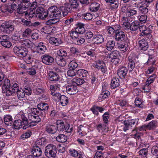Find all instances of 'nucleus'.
<instances>
[{
  "mask_svg": "<svg viewBox=\"0 0 158 158\" xmlns=\"http://www.w3.org/2000/svg\"><path fill=\"white\" fill-rule=\"evenodd\" d=\"M75 69H69L67 72V74L68 76L73 77L76 75V72L74 71Z\"/></svg>",
  "mask_w": 158,
  "mask_h": 158,
  "instance_id": "63",
  "label": "nucleus"
},
{
  "mask_svg": "<svg viewBox=\"0 0 158 158\" xmlns=\"http://www.w3.org/2000/svg\"><path fill=\"white\" fill-rule=\"evenodd\" d=\"M94 66L98 69H100L103 73H105L107 69L105 64L102 61L98 60L96 61L94 64Z\"/></svg>",
  "mask_w": 158,
  "mask_h": 158,
  "instance_id": "11",
  "label": "nucleus"
},
{
  "mask_svg": "<svg viewBox=\"0 0 158 158\" xmlns=\"http://www.w3.org/2000/svg\"><path fill=\"white\" fill-rule=\"evenodd\" d=\"M118 48L122 51L125 52L128 49V45L127 44H122L118 46Z\"/></svg>",
  "mask_w": 158,
  "mask_h": 158,
  "instance_id": "62",
  "label": "nucleus"
},
{
  "mask_svg": "<svg viewBox=\"0 0 158 158\" xmlns=\"http://www.w3.org/2000/svg\"><path fill=\"white\" fill-rule=\"evenodd\" d=\"M36 17L42 19H44L48 17V11H44V9L42 7H39L36 10L35 13Z\"/></svg>",
  "mask_w": 158,
  "mask_h": 158,
  "instance_id": "9",
  "label": "nucleus"
},
{
  "mask_svg": "<svg viewBox=\"0 0 158 158\" xmlns=\"http://www.w3.org/2000/svg\"><path fill=\"white\" fill-rule=\"evenodd\" d=\"M36 110V108H31V111H30V112L28 114L29 123H33V125H35L37 123L40 122L41 120V118L38 115L33 112V111L35 112Z\"/></svg>",
  "mask_w": 158,
  "mask_h": 158,
  "instance_id": "4",
  "label": "nucleus"
},
{
  "mask_svg": "<svg viewBox=\"0 0 158 158\" xmlns=\"http://www.w3.org/2000/svg\"><path fill=\"white\" fill-rule=\"evenodd\" d=\"M157 125L156 121L152 120L147 125H144L140 127L139 130L140 131H145L147 129L152 130L156 127Z\"/></svg>",
  "mask_w": 158,
  "mask_h": 158,
  "instance_id": "10",
  "label": "nucleus"
},
{
  "mask_svg": "<svg viewBox=\"0 0 158 158\" xmlns=\"http://www.w3.org/2000/svg\"><path fill=\"white\" fill-rule=\"evenodd\" d=\"M99 6V4L97 2L92 3L90 5L89 9L91 11H96L98 10Z\"/></svg>",
  "mask_w": 158,
  "mask_h": 158,
  "instance_id": "39",
  "label": "nucleus"
},
{
  "mask_svg": "<svg viewBox=\"0 0 158 158\" xmlns=\"http://www.w3.org/2000/svg\"><path fill=\"white\" fill-rule=\"evenodd\" d=\"M139 23L138 21H135L130 25L129 28L131 30L136 31L139 27Z\"/></svg>",
  "mask_w": 158,
  "mask_h": 158,
  "instance_id": "38",
  "label": "nucleus"
},
{
  "mask_svg": "<svg viewBox=\"0 0 158 158\" xmlns=\"http://www.w3.org/2000/svg\"><path fill=\"white\" fill-rule=\"evenodd\" d=\"M132 17H129L126 16L123 17L121 21V23L123 26L125 27L127 29H129L130 27L131 19Z\"/></svg>",
  "mask_w": 158,
  "mask_h": 158,
  "instance_id": "15",
  "label": "nucleus"
},
{
  "mask_svg": "<svg viewBox=\"0 0 158 158\" xmlns=\"http://www.w3.org/2000/svg\"><path fill=\"white\" fill-rule=\"evenodd\" d=\"M56 60L57 64L61 66H65L66 64L65 60L61 57L57 58Z\"/></svg>",
  "mask_w": 158,
  "mask_h": 158,
  "instance_id": "45",
  "label": "nucleus"
},
{
  "mask_svg": "<svg viewBox=\"0 0 158 158\" xmlns=\"http://www.w3.org/2000/svg\"><path fill=\"white\" fill-rule=\"evenodd\" d=\"M110 94L109 92L108 91H103L99 96V99L106 98Z\"/></svg>",
  "mask_w": 158,
  "mask_h": 158,
  "instance_id": "52",
  "label": "nucleus"
},
{
  "mask_svg": "<svg viewBox=\"0 0 158 158\" xmlns=\"http://www.w3.org/2000/svg\"><path fill=\"white\" fill-rule=\"evenodd\" d=\"M2 81V89L10 86V81L8 79L6 78L5 79L3 80Z\"/></svg>",
  "mask_w": 158,
  "mask_h": 158,
  "instance_id": "57",
  "label": "nucleus"
},
{
  "mask_svg": "<svg viewBox=\"0 0 158 158\" xmlns=\"http://www.w3.org/2000/svg\"><path fill=\"white\" fill-rule=\"evenodd\" d=\"M138 45L140 49L143 50H147L148 48V42L144 39L140 40L139 42Z\"/></svg>",
  "mask_w": 158,
  "mask_h": 158,
  "instance_id": "21",
  "label": "nucleus"
},
{
  "mask_svg": "<svg viewBox=\"0 0 158 158\" xmlns=\"http://www.w3.org/2000/svg\"><path fill=\"white\" fill-rule=\"evenodd\" d=\"M48 105L47 103H40L37 105L38 108L41 110H47L48 108Z\"/></svg>",
  "mask_w": 158,
  "mask_h": 158,
  "instance_id": "48",
  "label": "nucleus"
},
{
  "mask_svg": "<svg viewBox=\"0 0 158 158\" xmlns=\"http://www.w3.org/2000/svg\"><path fill=\"white\" fill-rule=\"evenodd\" d=\"M127 73V69L125 67H121L119 69L117 74L121 78H124Z\"/></svg>",
  "mask_w": 158,
  "mask_h": 158,
  "instance_id": "17",
  "label": "nucleus"
},
{
  "mask_svg": "<svg viewBox=\"0 0 158 158\" xmlns=\"http://www.w3.org/2000/svg\"><path fill=\"white\" fill-rule=\"evenodd\" d=\"M77 75L81 77H84L85 79L88 75V72L85 69H80L77 71Z\"/></svg>",
  "mask_w": 158,
  "mask_h": 158,
  "instance_id": "29",
  "label": "nucleus"
},
{
  "mask_svg": "<svg viewBox=\"0 0 158 158\" xmlns=\"http://www.w3.org/2000/svg\"><path fill=\"white\" fill-rule=\"evenodd\" d=\"M135 2V1H134L133 3L135 5L137 4V6L139 7V10L141 13L145 14L148 12V9L147 8L148 6V5L145 3H143L139 1Z\"/></svg>",
  "mask_w": 158,
  "mask_h": 158,
  "instance_id": "8",
  "label": "nucleus"
},
{
  "mask_svg": "<svg viewBox=\"0 0 158 158\" xmlns=\"http://www.w3.org/2000/svg\"><path fill=\"white\" fill-rule=\"evenodd\" d=\"M1 44L4 47L9 48L12 46L11 43L9 41V38L7 35L6 36L5 40H4L1 43Z\"/></svg>",
  "mask_w": 158,
  "mask_h": 158,
  "instance_id": "28",
  "label": "nucleus"
},
{
  "mask_svg": "<svg viewBox=\"0 0 158 158\" xmlns=\"http://www.w3.org/2000/svg\"><path fill=\"white\" fill-rule=\"evenodd\" d=\"M21 119H19L15 120L13 124V127L16 129H19L23 125L24 126L23 127L24 129H26L29 127V122L27 118L24 114L21 115Z\"/></svg>",
  "mask_w": 158,
  "mask_h": 158,
  "instance_id": "1",
  "label": "nucleus"
},
{
  "mask_svg": "<svg viewBox=\"0 0 158 158\" xmlns=\"http://www.w3.org/2000/svg\"><path fill=\"white\" fill-rule=\"evenodd\" d=\"M48 17L50 18H60L61 16V12L57 7L53 6L50 7L48 10Z\"/></svg>",
  "mask_w": 158,
  "mask_h": 158,
  "instance_id": "5",
  "label": "nucleus"
},
{
  "mask_svg": "<svg viewBox=\"0 0 158 158\" xmlns=\"http://www.w3.org/2000/svg\"><path fill=\"white\" fill-rule=\"evenodd\" d=\"M147 153L148 151L146 149H143L139 152V155L140 157H145L147 156Z\"/></svg>",
  "mask_w": 158,
  "mask_h": 158,
  "instance_id": "58",
  "label": "nucleus"
},
{
  "mask_svg": "<svg viewBox=\"0 0 158 158\" xmlns=\"http://www.w3.org/2000/svg\"><path fill=\"white\" fill-rule=\"evenodd\" d=\"M152 26L150 25L148 29L147 28V29L145 30V31L143 33V34H141V35L142 36L143 35H146V36H148V38H150L151 37V33L152 32Z\"/></svg>",
  "mask_w": 158,
  "mask_h": 158,
  "instance_id": "43",
  "label": "nucleus"
},
{
  "mask_svg": "<svg viewBox=\"0 0 158 158\" xmlns=\"http://www.w3.org/2000/svg\"><path fill=\"white\" fill-rule=\"evenodd\" d=\"M14 52L20 57L25 56L28 52L27 49L24 47L16 46L13 49Z\"/></svg>",
  "mask_w": 158,
  "mask_h": 158,
  "instance_id": "7",
  "label": "nucleus"
},
{
  "mask_svg": "<svg viewBox=\"0 0 158 158\" xmlns=\"http://www.w3.org/2000/svg\"><path fill=\"white\" fill-rule=\"evenodd\" d=\"M121 10L122 12L125 13L126 16L129 17L136 14L137 11L136 10L133 9L131 6H123L121 8Z\"/></svg>",
  "mask_w": 158,
  "mask_h": 158,
  "instance_id": "6",
  "label": "nucleus"
},
{
  "mask_svg": "<svg viewBox=\"0 0 158 158\" xmlns=\"http://www.w3.org/2000/svg\"><path fill=\"white\" fill-rule=\"evenodd\" d=\"M53 18L48 20L47 22V25H51L52 24L56 23L59 21V18Z\"/></svg>",
  "mask_w": 158,
  "mask_h": 158,
  "instance_id": "56",
  "label": "nucleus"
},
{
  "mask_svg": "<svg viewBox=\"0 0 158 158\" xmlns=\"http://www.w3.org/2000/svg\"><path fill=\"white\" fill-rule=\"evenodd\" d=\"M119 53L117 51H114L107 54L106 57L110 59V60L114 58L119 57Z\"/></svg>",
  "mask_w": 158,
  "mask_h": 158,
  "instance_id": "33",
  "label": "nucleus"
},
{
  "mask_svg": "<svg viewBox=\"0 0 158 158\" xmlns=\"http://www.w3.org/2000/svg\"><path fill=\"white\" fill-rule=\"evenodd\" d=\"M44 90V89L42 88L36 87L34 89L33 92L35 94L38 95L42 93Z\"/></svg>",
  "mask_w": 158,
  "mask_h": 158,
  "instance_id": "60",
  "label": "nucleus"
},
{
  "mask_svg": "<svg viewBox=\"0 0 158 158\" xmlns=\"http://www.w3.org/2000/svg\"><path fill=\"white\" fill-rule=\"evenodd\" d=\"M128 67L130 71H131L135 66V63L134 61V58L132 57V56H131L128 57Z\"/></svg>",
  "mask_w": 158,
  "mask_h": 158,
  "instance_id": "34",
  "label": "nucleus"
},
{
  "mask_svg": "<svg viewBox=\"0 0 158 158\" xmlns=\"http://www.w3.org/2000/svg\"><path fill=\"white\" fill-rule=\"evenodd\" d=\"M21 7H19V8L17 10V12L19 14L24 15L25 16H27L28 14L27 12L28 8L29 6H26L23 5L21 4Z\"/></svg>",
  "mask_w": 158,
  "mask_h": 158,
  "instance_id": "19",
  "label": "nucleus"
},
{
  "mask_svg": "<svg viewBox=\"0 0 158 158\" xmlns=\"http://www.w3.org/2000/svg\"><path fill=\"white\" fill-rule=\"evenodd\" d=\"M120 85V82L118 78H113L111 79L110 83V87L111 89H114Z\"/></svg>",
  "mask_w": 158,
  "mask_h": 158,
  "instance_id": "24",
  "label": "nucleus"
},
{
  "mask_svg": "<svg viewBox=\"0 0 158 158\" xmlns=\"http://www.w3.org/2000/svg\"><path fill=\"white\" fill-rule=\"evenodd\" d=\"M57 127L58 130L60 131H62L65 128V125L64 122L60 120H57L56 122Z\"/></svg>",
  "mask_w": 158,
  "mask_h": 158,
  "instance_id": "35",
  "label": "nucleus"
},
{
  "mask_svg": "<svg viewBox=\"0 0 158 158\" xmlns=\"http://www.w3.org/2000/svg\"><path fill=\"white\" fill-rule=\"evenodd\" d=\"M42 62L47 65H49L54 61V58L49 55H45L43 56L42 58Z\"/></svg>",
  "mask_w": 158,
  "mask_h": 158,
  "instance_id": "16",
  "label": "nucleus"
},
{
  "mask_svg": "<svg viewBox=\"0 0 158 158\" xmlns=\"http://www.w3.org/2000/svg\"><path fill=\"white\" fill-rule=\"evenodd\" d=\"M52 28L49 25H47L43 27L41 29V31L45 34H49L52 32Z\"/></svg>",
  "mask_w": 158,
  "mask_h": 158,
  "instance_id": "37",
  "label": "nucleus"
},
{
  "mask_svg": "<svg viewBox=\"0 0 158 158\" xmlns=\"http://www.w3.org/2000/svg\"><path fill=\"white\" fill-rule=\"evenodd\" d=\"M49 42L50 44L56 45H58L62 43L61 41L60 38L54 37L50 38L49 39Z\"/></svg>",
  "mask_w": 158,
  "mask_h": 158,
  "instance_id": "30",
  "label": "nucleus"
},
{
  "mask_svg": "<svg viewBox=\"0 0 158 158\" xmlns=\"http://www.w3.org/2000/svg\"><path fill=\"white\" fill-rule=\"evenodd\" d=\"M78 34H79L77 31L75 30L72 31L70 32V36L73 39H76L78 38Z\"/></svg>",
  "mask_w": 158,
  "mask_h": 158,
  "instance_id": "59",
  "label": "nucleus"
},
{
  "mask_svg": "<svg viewBox=\"0 0 158 158\" xmlns=\"http://www.w3.org/2000/svg\"><path fill=\"white\" fill-rule=\"evenodd\" d=\"M21 44L24 47L27 48L30 47V46L31 44V41L28 39H25L23 40H21Z\"/></svg>",
  "mask_w": 158,
  "mask_h": 158,
  "instance_id": "46",
  "label": "nucleus"
},
{
  "mask_svg": "<svg viewBox=\"0 0 158 158\" xmlns=\"http://www.w3.org/2000/svg\"><path fill=\"white\" fill-rule=\"evenodd\" d=\"M91 110L94 114L98 115V111L102 112L104 111V109L102 107L94 106L91 108Z\"/></svg>",
  "mask_w": 158,
  "mask_h": 158,
  "instance_id": "31",
  "label": "nucleus"
},
{
  "mask_svg": "<svg viewBox=\"0 0 158 158\" xmlns=\"http://www.w3.org/2000/svg\"><path fill=\"white\" fill-rule=\"evenodd\" d=\"M2 91L7 96H10L14 94L10 86L4 89H3Z\"/></svg>",
  "mask_w": 158,
  "mask_h": 158,
  "instance_id": "47",
  "label": "nucleus"
},
{
  "mask_svg": "<svg viewBox=\"0 0 158 158\" xmlns=\"http://www.w3.org/2000/svg\"><path fill=\"white\" fill-rule=\"evenodd\" d=\"M135 105L138 107L141 108H143L144 107V105L141 99L136 98L135 99Z\"/></svg>",
  "mask_w": 158,
  "mask_h": 158,
  "instance_id": "50",
  "label": "nucleus"
},
{
  "mask_svg": "<svg viewBox=\"0 0 158 158\" xmlns=\"http://www.w3.org/2000/svg\"><path fill=\"white\" fill-rule=\"evenodd\" d=\"M18 98L21 99L25 97V93L23 90L21 88L16 92Z\"/></svg>",
  "mask_w": 158,
  "mask_h": 158,
  "instance_id": "55",
  "label": "nucleus"
},
{
  "mask_svg": "<svg viewBox=\"0 0 158 158\" xmlns=\"http://www.w3.org/2000/svg\"><path fill=\"white\" fill-rule=\"evenodd\" d=\"M67 93L70 94H74L77 93L78 90L76 85H69L66 88Z\"/></svg>",
  "mask_w": 158,
  "mask_h": 158,
  "instance_id": "13",
  "label": "nucleus"
},
{
  "mask_svg": "<svg viewBox=\"0 0 158 158\" xmlns=\"http://www.w3.org/2000/svg\"><path fill=\"white\" fill-rule=\"evenodd\" d=\"M115 37L116 40L120 41L124 40L125 36L123 31H120L116 32Z\"/></svg>",
  "mask_w": 158,
  "mask_h": 158,
  "instance_id": "25",
  "label": "nucleus"
},
{
  "mask_svg": "<svg viewBox=\"0 0 158 158\" xmlns=\"http://www.w3.org/2000/svg\"><path fill=\"white\" fill-rule=\"evenodd\" d=\"M108 128L107 125L105 124H100L97 127V129L98 132L101 133H102L104 131H105Z\"/></svg>",
  "mask_w": 158,
  "mask_h": 158,
  "instance_id": "42",
  "label": "nucleus"
},
{
  "mask_svg": "<svg viewBox=\"0 0 158 158\" xmlns=\"http://www.w3.org/2000/svg\"><path fill=\"white\" fill-rule=\"evenodd\" d=\"M84 80L81 79L78 77H76L73 79V84H75L77 85H81L84 83Z\"/></svg>",
  "mask_w": 158,
  "mask_h": 158,
  "instance_id": "51",
  "label": "nucleus"
},
{
  "mask_svg": "<svg viewBox=\"0 0 158 158\" xmlns=\"http://www.w3.org/2000/svg\"><path fill=\"white\" fill-rule=\"evenodd\" d=\"M12 116L9 115H6L4 118V122L6 125H11L12 122Z\"/></svg>",
  "mask_w": 158,
  "mask_h": 158,
  "instance_id": "41",
  "label": "nucleus"
},
{
  "mask_svg": "<svg viewBox=\"0 0 158 158\" xmlns=\"http://www.w3.org/2000/svg\"><path fill=\"white\" fill-rule=\"evenodd\" d=\"M56 147L53 144L48 145L45 147V154L49 158H55L57 153Z\"/></svg>",
  "mask_w": 158,
  "mask_h": 158,
  "instance_id": "2",
  "label": "nucleus"
},
{
  "mask_svg": "<svg viewBox=\"0 0 158 158\" xmlns=\"http://www.w3.org/2000/svg\"><path fill=\"white\" fill-rule=\"evenodd\" d=\"M84 24L81 23H78L76 26L75 30L79 34H82L85 31V29L84 27Z\"/></svg>",
  "mask_w": 158,
  "mask_h": 158,
  "instance_id": "26",
  "label": "nucleus"
},
{
  "mask_svg": "<svg viewBox=\"0 0 158 158\" xmlns=\"http://www.w3.org/2000/svg\"><path fill=\"white\" fill-rule=\"evenodd\" d=\"M1 27L4 29L3 31L7 33H10L14 29V26L8 22L2 23Z\"/></svg>",
  "mask_w": 158,
  "mask_h": 158,
  "instance_id": "12",
  "label": "nucleus"
},
{
  "mask_svg": "<svg viewBox=\"0 0 158 158\" xmlns=\"http://www.w3.org/2000/svg\"><path fill=\"white\" fill-rule=\"evenodd\" d=\"M151 152L153 155L158 156V144H156L152 147Z\"/></svg>",
  "mask_w": 158,
  "mask_h": 158,
  "instance_id": "53",
  "label": "nucleus"
},
{
  "mask_svg": "<svg viewBox=\"0 0 158 158\" xmlns=\"http://www.w3.org/2000/svg\"><path fill=\"white\" fill-rule=\"evenodd\" d=\"M103 120L104 124L107 125L108 119L109 118V114L108 112H106L103 115Z\"/></svg>",
  "mask_w": 158,
  "mask_h": 158,
  "instance_id": "61",
  "label": "nucleus"
},
{
  "mask_svg": "<svg viewBox=\"0 0 158 158\" xmlns=\"http://www.w3.org/2000/svg\"><path fill=\"white\" fill-rule=\"evenodd\" d=\"M93 42L95 44H101L104 41V38L101 35H98L93 38Z\"/></svg>",
  "mask_w": 158,
  "mask_h": 158,
  "instance_id": "27",
  "label": "nucleus"
},
{
  "mask_svg": "<svg viewBox=\"0 0 158 158\" xmlns=\"http://www.w3.org/2000/svg\"><path fill=\"white\" fill-rule=\"evenodd\" d=\"M44 138L39 139L35 142L36 146L34 147L31 151L33 156L35 157H39L42 154V151L39 146L44 144Z\"/></svg>",
  "mask_w": 158,
  "mask_h": 158,
  "instance_id": "3",
  "label": "nucleus"
},
{
  "mask_svg": "<svg viewBox=\"0 0 158 158\" xmlns=\"http://www.w3.org/2000/svg\"><path fill=\"white\" fill-rule=\"evenodd\" d=\"M56 140L60 142L64 143L67 141V138L64 135L60 134L56 137Z\"/></svg>",
  "mask_w": 158,
  "mask_h": 158,
  "instance_id": "49",
  "label": "nucleus"
},
{
  "mask_svg": "<svg viewBox=\"0 0 158 158\" xmlns=\"http://www.w3.org/2000/svg\"><path fill=\"white\" fill-rule=\"evenodd\" d=\"M60 10L62 12L63 16L67 15L71 10L70 6L69 5H65L60 7Z\"/></svg>",
  "mask_w": 158,
  "mask_h": 158,
  "instance_id": "23",
  "label": "nucleus"
},
{
  "mask_svg": "<svg viewBox=\"0 0 158 158\" xmlns=\"http://www.w3.org/2000/svg\"><path fill=\"white\" fill-rule=\"evenodd\" d=\"M78 132L80 135L84 136L86 135L87 133L89 132V130L88 127L86 126H84L81 125L78 127Z\"/></svg>",
  "mask_w": 158,
  "mask_h": 158,
  "instance_id": "20",
  "label": "nucleus"
},
{
  "mask_svg": "<svg viewBox=\"0 0 158 158\" xmlns=\"http://www.w3.org/2000/svg\"><path fill=\"white\" fill-rule=\"evenodd\" d=\"M46 130V131L48 133L53 134L56 132L57 128L54 125L48 124L47 125Z\"/></svg>",
  "mask_w": 158,
  "mask_h": 158,
  "instance_id": "22",
  "label": "nucleus"
},
{
  "mask_svg": "<svg viewBox=\"0 0 158 158\" xmlns=\"http://www.w3.org/2000/svg\"><path fill=\"white\" fill-rule=\"evenodd\" d=\"M115 45L114 42L112 40H110L107 42L106 44V49L109 51L112 50Z\"/></svg>",
  "mask_w": 158,
  "mask_h": 158,
  "instance_id": "44",
  "label": "nucleus"
},
{
  "mask_svg": "<svg viewBox=\"0 0 158 158\" xmlns=\"http://www.w3.org/2000/svg\"><path fill=\"white\" fill-rule=\"evenodd\" d=\"M48 77L51 81H56L59 79L58 74L53 72H49L48 73Z\"/></svg>",
  "mask_w": 158,
  "mask_h": 158,
  "instance_id": "32",
  "label": "nucleus"
},
{
  "mask_svg": "<svg viewBox=\"0 0 158 158\" xmlns=\"http://www.w3.org/2000/svg\"><path fill=\"white\" fill-rule=\"evenodd\" d=\"M37 49L38 53L40 54H42L46 52L47 48L44 43L43 42H40L37 46Z\"/></svg>",
  "mask_w": 158,
  "mask_h": 158,
  "instance_id": "18",
  "label": "nucleus"
},
{
  "mask_svg": "<svg viewBox=\"0 0 158 158\" xmlns=\"http://www.w3.org/2000/svg\"><path fill=\"white\" fill-rule=\"evenodd\" d=\"M60 102L63 106L67 105L69 102L68 98L64 95H61L60 99Z\"/></svg>",
  "mask_w": 158,
  "mask_h": 158,
  "instance_id": "36",
  "label": "nucleus"
},
{
  "mask_svg": "<svg viewBox=\"0 0 158 158\" xmlns=\"http://www.w3.org/2000/svg\"><path fill=\"white\" fill-rule=\"evenodd\" d=\"M83 64L77 60H72L69 64V69H75L77 67L81 68L83 66Z\"/></svg>",
  "mask_w": 158,
  "mask_h": 158,
  "instance_id": "14",
  "label": "nucleus"
},
{
  "mask_svg": "<svg viewBox=\"0 0 158 158\" xmlns=\"http://www.w3.org/2000/svg\"><path fill=\"white\" fill-rule=\"evenodd\" d=\"M82 18L86 20H90L93 18V15L90 13H86L82 15Z\"/></svg>",
  "mask_w": 158,
  "mask_h": 158,
  "instance_id": "54",
  "label": "nucleus"
},
{
  "mask_svg": "<svg viewBox=\"0 0 158 158\" xmlns=\"http://www.w3.org/2000/svg\"><path fill=\"white\" fill-rule=\"evenodd\" d=\"M156 77V76L155 74H153L149 77L145 82V84L147 86H149L154 81Z\"/></svg>",
  "mask_w": 158,
  "mask_h": 158,
  "instance_id": "40",
  "label": "nucleus"
},
{
  "mask_svg": "<svg viewBox=\"0 0 158 158\" xmlns=\"http://www.w3.org/2000/svg\"><path fill=\"white\" fill-rule=\"evenodd\" d=\"M57 54L60 56H65L67 55L66 51L63 49H59L57 51Z\"/></svg>",
  "mask_w": 158,
  "mask_h": 158,
  "instance_id": "64",
  "label": "nucleus"
}]
</instances>
